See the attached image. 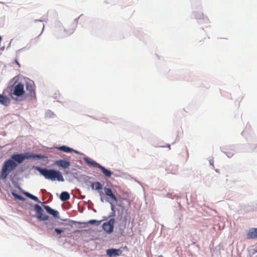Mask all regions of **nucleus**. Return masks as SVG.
<instances>
[{"label":"nucleus","mask_w":257,"mask_h":257,"mask_svg":"<svg viewBox=\"0 0 257 257\" xmlns=\"http://www.w3.org/2000/svg\"><path fill=\"white\" fill-rule=\"evenodd\" d=\"M36 170H37L41 175H43L46 179L52 181H64V179L62 173L58 170L42 168L39 167H36Z\"/></svg>","instance_id":"nucleus-1"},{"label":"nucleus","mask_w":257,"mask_h":257,"mask_svg":"<svg viewBox=\"0 0 257 257\" xmlns=\"http://www.w3.org/2000/svg\"><path fill=\"white\" fill-rule=\"evenodd\" d=\"M17 167V164L11 159L6 160L2 166L1 178L5 179L8 175L14 170Z\"/></svg>","instance_id":"nucleus-2"},{"label":"nucleus","mask_w":257,"mask_h":257,"mask_svg":"<svg viewBox=\"0 0 257 257\" xmlns=\"http://www.w3.org/2000/svg\"><path fill=\"white\" fill-rule=\"evenodd\" d=\"M39 158L40 159L42 158V156L41 155H25L23 154H14L13 155L11 156V158L10 159L13 160L15 162H16L18 163L19 164L22 163L25 159H28L31 158Z\"/></svg>","instance_id":"nucleus-3"},{"label":"nucleus","mask_w":257,"mask_h":257,"mask_svg":"<svg viewBox=\"0 0 257 257\" xmlns=\"http://www.w3.org/2000/svg\"><path fill=\"white\" fill-rule=\"evenodd\" d=\"M25 93L24 85L21 83H19L16 85H14L10 89V95L13 97V95L20 96Z\"/></svg>","instance_id":"nucleus-4"},{"label":"nucleus","mask_w":257,"mask_h":257,"mask_svg":"<svg viewBox=\"0 0 257 257\" xmlns=\"http://www.w3.org/2000/svg\"><path fill=\"white\" fill-rule=\"evenodd\" d=\"M34 209L36 212V217L39 220L43 221L48 220V216L43 213V210L39 205L35 204Z\"/></svg>","instance_id":"nucleus-5"},{"label":"nucleus","mask_w":257,"mask_h":257,"mask_svg":"<svg viewBox=\"0 0 257 257\" xmlns=\"http://www.w3.org/2000/svg\"><path fill=\"white\" fill-rule=\"evenodd\" d=\"M114 219L111 218L107 222H104L102 225L104 230L108 233H111L113 230V225L114 223Z\"/></svg>","instance_id":"nucleus-6"},{"label":"nucleus","mask_w":257,"mask_h":257,"mask_svg":"<svg viewBox=\"0 0 257 257\" xmlns=\"http://www.w3.org/2000/svg\"><path fill=\"white\" fill-rule=\"evenodd\" d=\"M122 250L120 249L110 248L106 250V253L109 257H116L122 254Z\"/></svg>","instance_id":"nucleus-7"},{"label":"nucleus","mask_w":257,"mask_h":257,"mask_svg":"<svg viewBox=\"0 0 257 257\" xmlns=\"http://www.w3.org/2000/svg\"><path fill=\"white\" fill-rule=\"evenodd\" d=\"M247 239H257V228L249 229L246 233Z\"/></svg>","instance_id":"nucleus-8"},{"label":"nucleus","mask_w":257,"mask_h":257,"mask_svg":"<svg viewBox=\"0 0 257 257\" xmlns=\"http://www.w3.org/2000/svg\"><path fill=\"white\" fill-rule=\"evenodd\" d=\"M56 165L60 166L63 168L67 169L70 166V163L69 161L64 160H59L56 161L54 163Z\"/></svg>","instance_id":"nucleus-9"},{"label":"nucleus","mask_w":257,"mask_h":257,"mask_svg":"<svg viewBox=\"0 0 257 257\" xmlns=\"http://www.w3.org/2000/svg\"><path fill=\"white\" fill-rule=\"evenodd\" d=\"M104 190L105 194L106 195L109 197L115 202H117L118 199L116 198V197L113 194L111 189H110L109 188L104 187Z\"/></svg>","instance_id":"nucleus-10"},{"label":"nucleus","mask_w":257,"mask_h":257,"mask_svg":"<svg viewBox=\"0 0 257 257\" xmlns=\"http://www.w3.org/2000/svg\"><path fill=\"white\" fill-rule=\"evenodd\" d=\"M44 208L49 214L53 215L54 217L56 218L59 217V212L57 211L52 209L48 205H44Z\"/></svg>","instance_id":"nucleus-11"},{"label":"nucleus","mask_w":257,"mask_h":257,"mask_svg":"<svg viewBox=\"0 0 257 257\" xmlns=\"http://www.w3.org/2000/svg\"><path fill=\"white\" fill-rule=\"evenodd\" d=\"M84 161L86 162V163L89 166L98 168H99L100 167V165L99 164L97 163V162L92 160L89 158H85Z\"/></svg>","instance_id":"nucleus-12"},{"label":"nucleus","mask_w":257,"mask_h":257,"mask_svg":"<svg viewBox=\"0 0 257 257\" xmlns=\"http://www.w3.org/2000/svg\"><path fill=\"white\" fill-rule=\"evenodd\" d=\"M0 103L4 105L8 106L10 103V99L6 96L0 94Z\"/></svg>","instance_id":"nucleus-13"},{"label":"nucleus","mask_w":257,"mask_h":257,"mask_svg":"<svg viewBox=\"0 0 257 257\" xmlns=\"http://www.w3.org/2000/svg\"><path fill=\"white\" fill-rule=\"evenodd\" d=\"M60 198L62 201H67L70 199L69 194L66 191L62 192L60 194Z\"/></svg>","instance_id":"nucleus-14"},{"label":"nucleus","mask_w":257,"mask_h":257,"mask_svg":"<svg viewBox=\"0 0 257 257\" xmlns=\"http://www.w3.org/2000/svg\"><path fill=\"white\" fill-rule=\"evenodd\" d=\"M58 149L60 151H62L66 152V153L75 152L76 153H77V151H74L73 149H72L68 147H66L65 146H61V147L58 148Z\"/></svg>","instance_id":"nucleus-15"},{"label":"nucleus","mask_w":257,"mask_h":257,"mask_svg":"<svg viewBox=\"0 0 257 257\" xmlns=\"http://www.w3.org/2000/svg\"><path fill=\"white\" fill-rule=\"evenodd\" d=\"M99 168L100 169H101V170L102 171V172L103 173V174L105 176H106L107 177H110L111 176V175H112V172H111L109 170H108L105 168H104V167H103V166H102L101 165H100V167Z\"/></svg>","instance_id":"nucleus-16"},{"label":"nucleus","mask_w":257,"mask_h":257,"mask_svg":"<svg viewBox=\"0 0 257 257\" xmlns=\"http://www.w3.org/2000/svg\"><path fill=\"white\" fill-rule=\"evenodd\" d=\"M24 194L27 196L28 197H29V198L34 200L36 202H40V200H39V199L38 198V197H37L36 196L28 193V192H25L24 193Z\"/></svg>","instance_id":"nucleus-17"},{"label":"nucleus","mask_w":257,"mask_h":257,"mask_svg":"<svg viewBox=\"0 0 257 257\" xmlns=\"http://www.w3.org/2000/svg\"><path fill=\"white\" fill-rule=\"evenodd\" d=\"M94 187V188L95 190H100V189H102V185L99 182H94L93 184L92 188H93Z\"/></svg>","instance_id":"nucleus-18"},{"label":"nucleus","mask_w":257,"mask_h":257,"mask_svg":"<svg viewBox=\"0 0 257 257\" xmlns=\"http://www.w3.org/2000/svg\"><path fill=\"white\" fill-rule=\"evenodd\" d=\"M27 90L30 92L32 94L33 92H34V88L33 86L30 83H27L26 86Z\"/></svg>","instance_id":"nucleus-19"},{"label":"nucleus","mask_w":257,"mask_h":257,"mask_svg":"<svg viewBox=\"0 0 257 257\" xmlns=\"http://www.w3.org/2000/svg\"><path fill=\"white\" fill-rule=\"evenodd\" d=\"M12 194L15 199H18L19 200H22V201H24L25 200V198L23 197H22V196L18 195L15 193L13 192Z\"/></svg>","instance_id":"nucleus-20"},{"label":"nucleus","mask_w":257,"mask_h":257,"mask_svg":"<svg viewBox=\"0 0 257 257\" xmlns=\"http://www.w3.org/2000/svg\"><path fill=\"white\" fill-rule=\"evenodd\" d=\"M64 31L66 32V36H69L72 34L74 32V29H69V28H67V30L66 29H65Z\"/></svg>","instance_id":"nucleus-21"},{"label":"nucleus","mask_w":257,"mask_h":257,"mask_svg":"<svg viewBox=\"0 0 257 257\" xmlns=\"http://www.w3.org/2000/svg\"><path fill=\"white\" fill-rule=\"evenodd\" d=\"M55 231L57 233V234H61L62 232L64 231V230L59 229V228H56L55 229Z\"/></svg>","instance_id":"nucleus-22"},{"label":"nucleus","mask_w":257,"mask_h":257,"mask_svg":"<svg viewBox=\"0 0 257 257\" xmlns=\"http://www.w3.org/2000/svg\"><path fill=\"white\" fill-rule=\"evenodd\" d=\"M99 221H98L95 220H89L88 221L89 223L92 224H94L95 223H99Z\"/></svg>","instance_id":"nucleus-23"},{"label":"nucleus","mask_w":257,"mask_h":257,"mask_svg":"<svg viewBox=\"0 0 257 257\" xmlns=\"http://www.w3.org/2000/svg\"><path fill=\"white\" fill-rule=\"evenodd\" d=\"M225 153L226 154V155L228 157H231L233 155V154L232 153L227 152L226 151H225Z\"/></svg>","instance_id":"nucleus-24"},{"label":"nucleus","mask_w":257,"mask_h":257,"mask_svg":"<svg viewBox=\"0 0 257 257\" xmlns=\"http://www.w3.org/2000/svg\"><path fill=\"white\" fill-rule=\"evenodd\" d=\"M40 28L41 29V33H42V31H43V30L44 29V25L43 23H42V22L41 21V23H40Z\"/></svg>","instance_id":"nucleus-25"},{"label":"nucleus","mask_w":257,"mask_h":257,"mask_svg":"<svg viewBox=\"0 0 257 257\" xmlns=\"http://www.w3.org/2000/svg\"><path fill=\"white\" fill-rule=\"evenodd\" d=\"M99 195L101 196L100 199H101V202H103V200L102 198V196L103 195V193L102 191H99Z\"/></svg>","instance_id":"nucleus-26"},{"label":"nucleus","mask_w":257,"mask_h":257,"mask_svg":"<svg viewBox=\"0 0 257 257\" xmlns=\"http://www.w3.org/2000/svg\"><path fill=\"white\" fill-rule=\"evenodd\" d=\"M110 204H111V209L113 210V208H114V205L111 203H110Z\"/></svg>","instance_id":"nucleus-27"}]
</instances>
